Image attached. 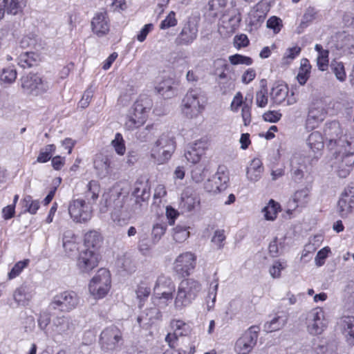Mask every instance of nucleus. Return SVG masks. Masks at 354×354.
Segmentation results:
<instances>
[{"instance_id": "f257e3e1", "label": "nucleus", "mask_w": 354, "mask_h": 354, "mask_svg": "<svg viewBox=\"0 0 354 354\" xmlns=\"http://www.w3.org/2000/svg\"><path fill=\"white\" fill-rule=\"evenodd\" d=\"M113 202L114 204L113 210L111 212V217L112 221L119 226H124L128 224L133 214H138V211L133 205H130L124 198H121V193H113L109 198H105L106 207H101L100 212H106L107 207Z\"/></svg>"}, {"instance_id": "f03ea898", "label": "nucleus", "mask_w": 354, "mask_h": 354, "mask_svg": "<svg viewBox=\"0 0 354 354\" xmlns=\"http://www.w3.org/2000/svg\"><path fill=\"white\" fill-rule=\"evenodd\" d=\"M202 290L201 283L192 278L182 280L177 288L174 301V308L180 311L190 306Z\"/></svg>"}, {"instance_id": "7ed1b4c3", "label": "nucleus", "mask_w": 354, "mask_h": 354, "mask_svg": "<svg viewBox=\"0 0 354 354\" xmlns=\"http://www.w3.org/2000/svg\"><path fill=\"white\" fill-rule=\"evenodd\" d=\"M152 106L153 102L149 97L140 95L128 111L124 128L133 131L142 127L146 122Z\"/></svg>"}, {"instance_id": "20e7f679", "label": "nucleus", "mask_w": 354, "mask_h": 354, "mask_svg": "<svg viewBox=\"0 0 354 354\" xmlns=\"http://www.w3.org/2000/svg\"><path fill=\"white\" fill-rule=\"evenodd\" d=\"M176 147L175 138L169 133L161 134L151 149V158L158 165L167 162Z\"/></svg>"}, {"instance_id": "39448f33", "label": "nucleus", "mask_w": 354, "mask_h": 354, "mask_svg": "<svg viewBox=\"0 0 354 354\" xmlns=\"http://www.w3.org/2000/svg\"><path fill=\"white\" fill-rule=\"evenodd\" d=\"M206 97L198 88L188 90L182 100V111L189 118L198 117L205 109Z\"/></svg>"}, {"instance_id": "423d86ee", "label": "nucleus", "mask_w": 354, "mask_h": 354, "mask_svg": "<svg viewBox=\"0 0 354 354\" xmlns=\"http://www.w3.org/2000/svg\"><path fill=\"white\" fill-rule=\"evenodd\" d=\"M20 82L23 93L29 96H41L50 88V83L48 80L37 73H30L23 76Z\"/></svg>"}, {"instance_id": "0eeeda50", "label": "nucleus", "mask_w": 354, "mask_h": 354, "mask_svg": "<svg viewBox=\"0 0 354 354\" xmlns=\"http://www.w3.org/2000/svg\"><path fill=\"white\" fill-rule=\"evenodd\" d=\"M70 217L76 223H86L93 217V207L83 198L71 199L68 205Z\"/></svg>"}, {"instance_id": "6e6552de", "label": "nucleus", "mask_w": 354, "mask_h": 354, "mask_svg": "<svg viewBox=\"0 0 354 354\" xmlns=\"http://www.w3.org/2000/svg\"><path fill=\"white\" fill-rule=\"evenodd\" d=\"M344 142H347L345 147L335 149V158L339 162V175L341 177H346L354 165V138Z\"/></svg>"}, {"instance_id": "1a4fd4ad", "label": "nucleus", "mask_w": 354, "mask_h": 354, "mask_svg": "<svg viewBox=\"0 0 354 354\" xmlns=\"http://www.w3.org/2000/svg\"><path fill=\"white\" fill-rule=\"evenodd\" d=\"M111 282L109 271L105 268H100L89 283V292L96 299L102 298L109 291Z\"/></svg>"}, {"instance_id": "9d476101", "label": "nucleus", "mask_w": 354, "mask_h": 354, "mask_svg": "<svg viewBox=\"0 0 354 354\" xmlns=\"http://www.w3.org/2000/svg\"><path fill=\"white\" fill-rule=\"evenodd\" d=\"M324 136L326 140L328 142V147L330 149H335V147H345L351 138H354L351 135L344 133V131L340 124L337 121H332L326 124L324 129Z\"/></svg>"}, {"instance_id": "9b49d317", "label": "nucleus", "mask_w": 354, "mask_h": 354, "mask_svg": "<svg viewBox=\"0 0 354 354\" xmlns=\"http://www.w3.org/2000/svg\"><path fill=\"white\" fill-rule=\"evenodd\" d=\"M79 303L80 298L75 292L64 291L53 297L48 309L71 312L77 307Z\"/></svg>"}, {"instance_id": "f8f14e48", "label": "nucleus", "mask_w": 354, "mask_h": 354, "mask_svg": "<svg viewBox=\"0 0 354 354\" xmlns=\"http://www.w3.org/2000/svg\"><path fill=\"white\" fill-rule=\"evenodd\" d=\"M74 323L75 320L70 315L56 316L50 326V337L55 340L59 336H68L75 329Z\"/></svg>"}, {"instance_id": "ddd939ff", "label": "nucleus", "mask_w": 354, "mask_h": 354, "mask_svg": "<svg viewBox=\"0 0 354 354\" xmlns=\"http://www.w3.org/2000/svg\"><path fill=\"white\" fill-rule=\"evenodd\" d=\"M306 324L310 334L314 335L322 334L328 325V320L323 308L317 307L308 312Z\"/></svg>"}, {"instance_id": "4468645a", "label": "nucleus", "mask_w": 354, "mask_h": 354, "mask_svg": "<svg viewBox=\"0 0 354 354\" xmlns=\"http://www.w3.org/2000/svg\"><path fill=\"white\" fill-rule=\"evenodd\" d=\"M259 327L252 326L236 340L234 351L237 354H249L257 344Z\"/></svg>"}, {"instance_id": "2eb2a0df", "label": "nucleus", "mask_w": 354, "mask_h": 354, "mask_svg": "<svg viewBox=\"0 0 354 354\" xmlns=\"http://www.w3.org/2000/svg\"><path fill=\"white\" fill-rule=\"evenodd\" d=\"M122 342V333L115 326L104 328L100 337V345L104 351L115 350Z\"/></svg>"}, {"instance_id": "dca6fc26", "label": "nucleus", "mask_w": 354, "mask_h": 354, "mask_svg": "<svg viewBox=\"0 0 354 354\" xmlns=\"http://www.w3.org/2000/svg\"><path fill=\"white\" fill-rule=\"evenodd\" d=\"M150 197L149 188L146 183L137 181L135 183L134 189L131 197L124 198L130 205L141 212L143 207L147 205V201Z\"/></svg>"}, {"instance_id": "f3484780", "label": "nucleus", "mask_w": 354, "mask_h": 354, "mask_svg": "<svg viewBox=\"0 0 354 354\" xmlns=\"http://www.w3.org/2000/svg\"><path fill=\"white\" fill-rule=\"evenodd\" d=\"M196 265V256L191 252H186L176 257L174 263V269L179 275L188 277L194 270Z\"/></svg>"}, {"instance_id": "a211bd4d", "label": "nucleus", "mask_w": 354, "mask_h": 354, "mask_svg": "<svg viewBox=\"0 0 354 354\" xmlns=\"http://www.w3.org/2000/svg\"><path fill=\"white\" fill-rule=\"evenodd\" d=\"M209 145V139L205 137L190 143L188 145L185 152V158L191 163H198L202 156L205 155V151L208 149Z\"/></svg>"}, {"instance_id": "6ab92c4d", "label": "nucleus", "mask_w": 354, "mask_h": 354, "mask_svg": "<svg viewBox=\"0 0 354 354\" xmlns=\"http://www.w3.org/2000/svg\"><path fill=\"white\" fill-rule=\"evenodd\" d=\"M270 97L277 105L290 106L297 102L294 93L289 94L288 86L283 84H277L272 87Z\"/></svg>"}, {"instance_id": "aec40b11", "label": "nucleus", "mask_w": 354, "mask_h": 354, "mask_svg": "<svg viewBox=\"0 0 354 354\" xmlns=\"http://www.w3.org/2000/svg\"><path fill=\"white\" fill-rule=\"evenodd\" d=\"M229 174L224 167H219L217 172L205 184V189L212 193H217L225 190L227 187Z\"/></svg>"}, {"instance_id": "412c9836", "label": "nucleus", "mask_w": 354, "mask_h": 354, "mask_svg": "<svg viewBox=\"0 0 354 354\" xmlns=\"http://www.w3.org/2000/svg\"><path fill=\"white\" fill-rule=\"evenodd\" d=\"M34 295L33 287L23 283L14 290L12 293L13 302H11L10 306L12 308L26 307L29 305Z\"/></svg>"}, {"instance_id": "4be33fe9", "label": "nucleus", "mask_w": 354, "mask_h": 354, "mask_svg": "<svg viewBox=\"0 0 354 354\" xmlns=\"http://www.w3.org/2000/svg\"><path fill=\"white\" fill-rule=\"evenodd\" d=\"M170 327L172 333H169L165 337V342L169 346H176L178 337L186 336L190 332V326L180 319H172L170 321Z\"/></svg>"}, {"instance_id": "5701e85b", "label": "nucleus", "mask_w": 354, "mask_h": 354, "mask_svg": "<svg viewBox=\"0 0 354 354\" xmlns=\"http://www.w3.org/2000/svg\"><path fill=\"white\" fill-rule=\"evenodd\" d=\"M98 265V253L95 250H82L78 257L77 266L80 272L88 273Z\"/></svg>"}, {"instance_id": "b1692460", "label": "nucleus", "mask_w": 354, "mask_h": 354, "mask_svg": "<svg viewBox=\"0 0 354 354\" xmlns=\"http://www.w3.org/2000/svg\"><path fill=\"white\" fill-rule=\"evenodd\" d=\"M354 209V186L349 185L344 188L337 203V209L342 217H346Z\"/></svg>"}, {"instance_id": "393cba45", "label": "nucleus", "mask_w": 354, "mask_h": 354, "mask_svg": "<svg viewBox=\"0 0 354 354\" xmlns=\"http://www.w3.org/2000/svg\"><path fill=\"white\" fill-rule=\"evenodd\" d=\"M198 26L192 20L185 22L181 31L176 38L177 45L189 46L191 45L198 37Z\"/></svg>"}, {"instance_id": "a878e982", "label": "nucleus", "mask_w": 354, "mask_h": 354, "mask_svg": "<svg viewBox=\"0 0 354 354\" xmlns=\"http://www.w3.org/2000/svg\"><path fill=\"white\" fill-rule=\"evenodd\" d=\"M93 32L99 37L107 35L110 30V21L106 10H102L97 12L91 23Z\"/></svg>"}, {"instance_id": "bb28decb", "label": "nucleus", "mask_w": 354, "mask_h": 354, "mask_svg": "<svg viewBox=\"0 0 354 354\" xmlns=\"http://www.w3.org/2000/svg\"><path fill=\"white\" fill-rule=\"evenodd\" d=\"M181 208L188 212L198 209L201 204L199 196L191 188H186L181 196Z\"/></svg>"}, {"instance_id": "cd10ccee", "label": "nucleus", "mask_w": 354, "mask_h": 354, "mask_svg": "<svg viewBox=\"0 0 354 354\" xmlns=\"http://www.w3.org/2000/svg\"><path fill=\"white\" fill-rule=\"evenodd\" d=\"M339 329L350 345H354V316H343L337 322Z\"/></svg>"}, {"instance_id": "c85d7f7f", "label": "nucleus", "mask_w": 354, "mask_h": 354, "mask_svg": "<svg viewBox=\"0 0 354 354\" xmlns=\"http://www.w3.org/2000/svg\"><path fill=\"white\" fill-rule=\"evenodd\" d=\"M326 115V111L322 106L313 105L310 107L306 120V128L313 130L318 127Z\"/></svg>"}, {"instance_id": "c756f323", "label": "nucleus", "mask_w": 354, "mask_h": 354, "mask_svg": "<svg viewBox=\"0 0 354 354\" xmlns=\"http://www.w3.org/2000/svg\"><path fill=\"white\" fill-rule=\"evenodd\" d=\"M310 200V190L308 187L297 190L289 201V206L293 209L305 207Z\"/></svg>"}, {"instance_id": "7c9ffc66", "label": "nucleus", "mask_w": 354, "mask_h": 354, "mask_svg": "<svg viewBox=\"0 0 354 354\" xmlns=\"http://www.w3.org/2000/svg\"><path fill=\"white\" fill-rule=\"evenodd\" d=\"M263 7L262 4L258 3L250 11L247 22L251 30L257 29L263 23L266 13Z\"/></svg>"}, {"instance_id": "2f4dec72", "label": "nucleus", "mask_w": 354, "mask_h": 354, "mask_svg": "<svg viewBox=\"0 0 354 354\" xmlns=\"http://www.w3.org/2000/svg\"><path fill=\"white\" fill-rule=\"evenodd\" d=\"M94 168L98 177L102 178L107 176L112 171L110 159L102 154L97 155L94 160Z\"/></svg>"}, {"instance_id": "473e14b6", "label": "nucleus", "mask_w": 354, "mask_h": 354, "mask_svg": "<svg viewBox=\"0 0 354 354\" xmlns=\"http://www.w3.org/2000/svg\"><path fill=\"white\" fill-rule=\"evenodd\" d=\"M263 171L261 160L259 158H254L247 168V178L250 181L257 182L261 178Z\"/></svg>"}, {"instance_id": "72a5a7b5", "label": "nucleus", "mask_w": 354, "mask_h": 354, "mask_svg": "<svg viewBox=\"0 0 354 354\" xmlns=\"http://www.w3.org/2000/svg\"><path fill=\"white\" fill-rule=\"evenodd\" d=\"M307 144L312 151L315 154L320 155L324 147V138L322 133L319 131L311 133L307 139Z\"/></svg>"}, {"instance_id": "f704fd0d", "label": "nucleus", "mask_w": 354, "mask_h": 354, "mask_svg": "<svg viewBox=\"0 0 354 354\" xmlns=\"http://www.w3.org/2000/svg\"><path fill=\"white\" fill-rule=\"evenodd\" d=\"M215 74L220 80H231L230 73L232 71L231 66L225 59H218L214 62Z\"/></svg>"}, {"instance_id": "c9c22d12", "label": "nucleus", "mask_w": 354, "mask_h": 354, "mask_svg": "<svg viewBox=\"0 0 354 354\" xmlns=\"http://www.w3.org/2000/svg\"><path fill=\"white\" fill-rule=\"evenodd\" d=\"M174 80L171 78H167L158 84L156 87L158 93L165 98H170L175 95L174 87Z\"/></svg>"}, {"instance_id": "e433bc0d", "label": "nucleus", "mask_w": 354, "mask_h": 354, "mask_svg": "<svg viewBox=\"0 0 354 354\" xmlns=\"http://www.w3.org/2000/svg\"><path fill=\"white\" fill-rule=\"evenodd\" d=\"M100 191L99 183L96 180H91L87 185V191L84 194L86 203H90V205L93 207L98 198Z\"/></svg>"}, {"instance_id": "4c0bfd02", "label": "nucleus", "mask_w": 354, "mask_h": 354, "mask_svg": "<svg viewBox=\"0 0 354 354\" xmlns=\"http://www.w3.org/2000/svg\"><path fill=\"white\" fill-rule=\"evenodd\" d=\"M102 241L101 235L95 230L87 232L84 236V245L87 249L95 250L100 247Z\"/></svg>"}, {"instance_id": "58836bf2", "label": "nucleus", "mask_w": 354, "mask_h": 354, "mask_svg": "<svg viewBox=\"0 0 354 354\" xmlns=\"http://www.w3.org/2000/svg\"><path fill=\"white\" fill-rule=\"evenodd\" d=\"M281 210L280 205L271 199L266 206L262 209L263 216L267 221H274L277 216V214Z\"/></svg>"}, {"instance_id": "ea45409f", "label": "nucleus", "mask_w": 354, "mask_h": 354, "mask_svg": "<svg viewBox=\"0 0 354 354\" xmlns=\"http://www.w3.org/2000/svg\"><path fill=\"white\" fill-rule=\"evenodd\" d=\"M38 57L33 52L23 53L18 57V64L24 68H30L37 64Z\"/></svg>"}, {"instance_id": "a19ab883", "label": "nucleus", "mask_w": 354, "mask_h": 354, "mask_svg": "<svg viewBox=\"0 0 354 354\" xmlns=\"http://www.w3.org/2000/svg\"><path fill=\"white\" fill-rule=\"evenodd\" d=\"M287 322L286 316H275L270 321L264 324V330L267 333H272L282 328Z\"/></svg>"}, {"instance_id": "79ce46f5", "label": "nucleus", "mask_w": 354, "mask_h": 354, "mask_svg": "<svg viewBox=\"0 0 354 354\" xmlns=\"http://www.w3.org/2000/svg\"><path fill=\"white\" fill-rule=\"evenodd\" d=\"M175 290V284L172 279L165 275H160L158 277L154 285V293L158 291H163L164 290Z\"/></svg>"}, {"instance_id": "37998d69", "label": "nucleus", "mask_w": 354, "mask_h": 354, "mask_svg": "<svg viewBox=\"0 0 354 354\" xmlns=\"http://www.w3.org/2000/svg\"><path fill=\"white\" fill-rule=\"evenodd\" d=\"M301 158L295 156L291 160V174L295 180H300L304 177L305 166L300 162Z\"/></svg>"}, {"instance_id": "c03bdc74", "label": "nucleus", "mask_w": 354, "mask_h": 354, "mask_svg": "<svg viewBox=\"0 0 354 354\" xmlns=\"http://www.w3.org/2000/svg\"><path fill=\"white\" fill-rule=\"evenodd\" d=\"M156 243H153V240L152 238H151V239H150L148 237L147 234L143 233V234H140L139 236L138 247L139 250L143 254H147L149 253L151 247Z\"/></svg>"}, {"instance_id": "a18cd8bd", "label": "nucleus", "mask_w": 354, "mask_h": 354, "mask_svg": "<svg viewBox=\"0 0 354 354\" xmlns=\"http://www.w3.org/2000/svg\"><path fill=\"white\" fill-rule=\"evenodd\" d=\"M37 323L39 329L42 330L47 337H50V326L48 328V326L50 323V316L49 313L46 312L41 313L37 319Z\"/></svg>"}, {"instance_id": "49530a36", "label": "nucleus", "mask_w": 354, "mask_h": 354, "mask_svg": "<svg viewBox=\"0 0 354 354\" xmlns=\"http://www.w3.org/2000/svg\"><path fill=\"white\" fill-rule=\"evenodd\" d=\"M21 202L23 207L25 208V210L31 214H36L37 211L39 208V201L33 200L32 198L29 195L26 196Z\"/></svg>"}, {"instance_id": "de8ad7c7", "label": "nucleus", "mask_w": 354, "mask_h": 354, "mask_svg": "<svg viewBox=\"0 0 354 354\" xmlns=\"http://www.w3.org/2000/svg\"><path fill=\"white\" fill-rule=\"evenodd\" d=\"M330 68L338 80L344 82L346 80V75L342 62L333 61L331 62Z\"/></svg>"}, {"instance_id": "09e8293b", "label": "nucleus", "mask_w": 354, "mask_h": 354, "mask_svg": "<svg viewBox=\"0 0 354 354\" xmlns=\"http://www.w3.org/2000/svg\"><path fill=\"white\" fill-rule=\"evenodd\" d=\"M167 224L165 223H157L153 225L151 230V238L153 243H158L165 234L167 230Z\"/></svg>"}, {"instance_id": "8fccbe9b", "label": "nucleus", "mask_w": 354, "mask_h": 354, "mask_svg": "<svg viewBox=\"0 0 354 354\" xmlns=\"http://www.w3.org/2000/svg\"><path fill=\"white\" fill-rule=\"evenodd\" d=\"M55 151V146L54 145L52 144L46 145L44 148L40 150L37 161L41 163L48 162L51 158Z\"/></svg>"}, {"instance_id": "3c124183", "label": "nucleus", "mask_w": 354, "mask_h": 354, "mask_svg": "<svg viewBox=\"0 0 354 354\" xmlns=\"http://www.w3.org/2000/svg\"><path fill=\"white\" fill-rule=\"evenodd\" d=\"M189 236L188 228L185 226L177 225L174 228V239L178 243H182L187 240Z\"/></svg>"}, {"instance_id": "603ef678", "label": "nucleus", "mask_w": 354, "mask_h": 354, "mask_svg": "<svg viewBox=\"0 0 354 354\" xmlns=\"http://www.w3.org/2000/svg\"><path fill=\"white\" fill-rule=\"evenodd\" d=\"M317 10L314 7H308L306 9L303 15L300 26L303 28L308 25L317 18Z\"/></svg>"}, {"instance_id": "864d4df0", "label": "nucleus", "mask_w": 354, "mask_h": 354, "mask_svg": "<svg viewBox=\"0 0 354 354\" xmlns=\"http://www.w3.org/2000/svg\"><path fill=\"white\" fill-rule=\"evenodd\" d=\"M17 71L13 66L3 68L0 77L2 82L8 84L14 82L17 78Z\"/></svg>"}, {"instance_id": "5fc2aeb1", "label": "nucleus", "mask_w": 354, "mask_h": 354, "mask_svg": "<svg viewBox=\"0 0 354 354\" xmlns=\"http://www.w3.org/2000/svg\"><path fill=\"white\" fill-rule=\"evenodd\" d=\"M339 44H338L339 48L346 50H350L354 48V36L349 34H342L339 35Z\"/></svg>"}, {"instance_id": "6e6d98bb", "label": "nucleus", "mask_w": 354, "mask_h": 354, "mask_svg": "<svg viewBox=\"0 0 354 354\" xmlns=\"http://www.w3.org/2000/svg\"><path fill=\"white\" fill-rule=\"evenodd\" d=\"M112 146L114 147L116 153L119 155H124L126 151L124 140L121 133H117L115 138L111 142Z\"/></svg>"}, {"instance_id": "4d7b16f0", "label": "nucleus", "mask_w": 354, "mask_h": 354, "mask_svg": "<svg viewBox=\"0 0 354 354\" xmlns=\"http://www.w3.org/2000/svg\"><path fill=\"white\" fill-rule=\"evenodd\" d=\"M286 263L279 260H276L269 269V273L274 279H278L281 277V272L286 268Z\"/></svg>"}, {"instance_id": "13d9d810", "label": "nucleus", "mask_w": 354, "mask_h": 354, "mask_svg": "<svg viewBox=\"0 0 354 354\" xmlns=\"http://www.w3.org/2000/svg\"><path fill=\"white\" fill-rule=\"evenodd\" d=\"M229 60L232 65L243 64L250 66L253 63V60L251 57L240 54L230 56Z\"/></svg>"}, {"instance_id": "bf43d9fd", "label": "nucleus", "mask_w": 354, "mask_h": 354, "mask_svg": "<svg viewBox=\"0 0 354 354\" xmlns=\"http://www.w3.org/2000/svg\"><path fill=\"white\" fill-rule=\"evenodd\" d=\"M256 104L258 107L264 108L268 102V90L266 86H262L260 91L256 93Z\"/></svg>"}, {"instance_id": "052dcab7", "label": "nucleus", "mask_w": 354, "mask_h": 354, "mask_svg": "<svg viewBox=\"0 0 354 354\" xmlns=\"http://www.w3.org/2000/svg\"><path fill=\"white\" fill-rule=\"evenodd\" d=\"M174 292L175 290H164L163 291H158L154 293L156 298L158 299L160 301L165 303L166 305L168 302H171L173 299L174 300Z\"/></svg>"}, {"instance_id": "680f3d73", "label": "nucleus", "mask_w": 354, "mask_h": 354, "mask_svg": "<svg viewBox=\"0 0 354 354\" xmlns=\"http://www.w3.org/2000/svg\"><path fill=\"white\" fill-rule=\"evenodd\" d=\"M301 50V48L297 46L288 48L286 50V53L283 57V62L285 64H288L290 62L292 61L300 54Z\"/></svg>"}, {"instance_id": "e2e57ef3", "label": "nucleus", "mask_w": 354, "mask_h": 354, "mask_svg": "<svg viewBox=\"0 0 354 354\" xmlns=\"http://www.w3.org/2000/svg\"><path fill=\"white\" fill-rule=\"evenodd\" d=\"M29 260L26 259L24 261H21L15 264V266L11 269L10 272L8 273V277L10 279H12L17 277L21 271L28 265Z\"/></svg>"}, {"instance_id": "0e129e2a", "label": "nucleus", "mask_w": 354, "mask_h": 354, "mask_svg": "<svg viewBox=\"0 0 354 354\" xmlns=\"http://www.w3.org/2000/svg\"><path fill=\"white\" fill-rule=\"evenodd\" d=\"M177 24L178 21L176 18V13L174 11H171L166 18L161 21L160 28L162 30L167 29L176 26Z\"/></svg>"}, {"instance_id": "69168bd1", "label": "nucleus", "mask_w": 354, "mask_h": 354, "mask_svg": "<svg viewBox=\"0 0 354 354\" xmlns=\"http://www.w3.org/2000/svg\"><path fill=\"white\" fill-rule=\"evenodd\" d=\"M251 104H252V100H250V103L245 102L242 107L241 117H242L243 124L245 126H248L251 123V121H252Z\"/></svg>"}, {"instance_id": "338daca9", "label": "nucleus", "mask_w": 354, "mask_h": 354, "mask_svg": "<svg viewBox=\"0 0 354 354\" xmlns=\"http://www.w3.org/2000/svg\"><path fill=\"white\" fill-rule=\"evenodd\" d=\"M205 168L203 167L201 165L195 167L192 170V180L197 183H201L205 179Z\"/></svg>"}, {"instance_id": "774afa93", "label": "nucleus", "mask_w": 354, "mask_h": 354, "mask_svg": "<svg viewBox=\"0 0 354 354\" xmlns=\"http://www.w3.org/2000/svg\"><path fill=\"white\" fill-rule=\"evenodd\" d=\"M282 26L281 19L274 16L267 21V27L272 29L275 34L280 32Z\"/></svg>"}]
</instances>
